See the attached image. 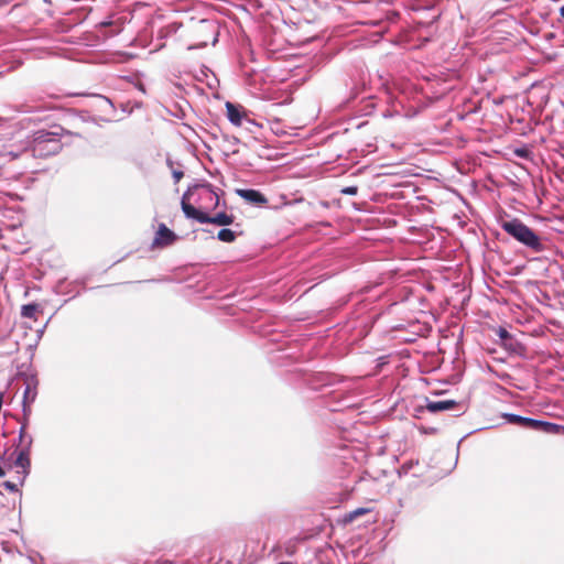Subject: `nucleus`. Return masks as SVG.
<instances>
[{
  "mask_svg": "<svg viewBox=\"0 0 564 564\" xmlns=\"http://www.w3.org/2000/svg\"><path fill=\"white\" fill-rule=\"evenodd\" d=\"M70 134L59 126L52 127V130H39L33 134L31 150L36 158H46L57 154L63 149L62 137Z\"/></svg>",
  "mask_w": 564,
  "mask_h": 564,
  "instance_id": "1",
  "label": "nucleus"
},
{
  "mask_svg": "<svg viewBox=\"0 0 564 564\" xmlns=\"http://www.w3.org/2000/svg\"><path fill=\"white\" fill-rule=\"evenodd\" d=\"M500 225L508 235L532 251L542 252L545 250L542 239L520 219L502 220Z\"/></svg>",
  "mask_w": 564,
  "mask_h": 564,
  "instance_id": "2",
  "label": "nucleus"
},
{
  "mask_svg": "<svg viewBox=\"0 0 564 564\" xmlns=\"http://www.w3.org/2000/svg\"><path fill=\"white\" fill-rule=\"evenodd\" d=\"M182 210L184 212L187 218L195 219L200 224H214L217 226H228L231 225L235 220L232 215H228L226 213H218L215 216H209L208 214L197 209L192 204L187 202V193H185L182 197Z\"/></svg>",
  "mask_w": 564,
  "mask_h": 564,
  "instance_id": "3",
  "label": "nucleus"
},
{
  "mask_svg": "<svg viewBox=\"0 0 564 564\" xmlns=\"http://www.w3.org/2000/svg\"><path fill=\"white\" fill-rule=\"evenodd\" d=\"M502 417L506 419L508 423L519 425L527 430L543 432L546 434H558L560 432H564V426L546 421L534 420L511 413H505Z\"/></svg>",
  "mask_w": 564,
  "mask_h": 564,
  "instance_id": "4",
  "label": "nucleus"
},
{
  "mask_svg": "<svg viewBox=\"0 0 564 564\" xmlns=\"http://www.w3.org/2000/svg\"><path fill=\"white\" fill-rule=\"evenodd\" d=\"M177 240L174 231L166 227L165 224H160L152 241V249H162L173 245Z\"/></svg>",
  "mask_w": 564,
  "mask_h": 564,
  "instance_id": "5",
  "label": "nucleus"
},
{
  "mask_svg": "<svg viewBox=\"0 0 564 564\" xmlns=\"http://www.w3.org/2000/svg\"><path fill=\"white\" fill-rule=\"evenodd\" d=\"M237 195H239L241 198H243L246 202L262 206L268 203V198L259 191L256 189H242L238 188L236 189Z\"/></svg>",
  "mask_w": 564,
  "mask_h": 564,
  "instance_id": "6",
  "label": "nucleus"
},
{
  "mask_svg": "<svg viewBox=\"0 0 564 564\" xmlns=\"http://www.w3.org/2000/svg\"><path fill=\"white\" fill-rule=\"evenodd\" d=\"M226 109L228 120L235 126H241L242 119L246 116L242 106L227 101Z\"/></svg>",
  "mask_w": 564,
  "mask_h": 564,
  "instance_id": "7",
  "label": "nucleus"
},
{
  "mask_svg": "<svg viewBox=\"0 0 564 564\" xmlns=\"http://www.w3.org/2000/svg\"><path fill=\"white\" fill-rule=\"evenodd\" d=\"M33 437L28 431V419H24L20 431H19V441L17 444V449H30L32 448Z\"/></svg>",
  "mask_w": 564,
  "mask_h": 564,
  "instance_id": "8",
  "label": "nucleus"
},
{
  "mask_svg": "<svg viewBox=\"0 0 564 564\" xmlns=\"http://www.w3.org/2000/svg\"><path fill=\"white\" fill-rule=\"evenodd\" d=\"M458 405L455 400L427 401L425 408L431 413L453 410Z\"/></svg>",
  "mask_w": 564,
  "mask_h": 564,
  "instance_id": "9",
  "label": "nucleus"
},
{
  "mask_svg": "<svg viewBox=\"0 0 564 564\" xmlns=\"http://www.w3.org/2000/svg\"><path fill=\"white\" fill-rule=\"evenodd\" d=\"M17 457L14 459V466L21 468L23 474H28L31 466V451L30 449H17Z\"/></svg>",
  "mask_w": 564,
  "mask_h": 564,
  "instance_id": "10",
  "label": "nucleus"
},
{
  "mask_svg": "<svg viewBox=\"0 0 564 564\" xmlns=\"http://www.w3.org/2000/svg\"><path fill=\"white\" fill-rule=\"evenodd\" d=\"M36 394V387L32 386L31 383H28L23 394L24 416H26L31 412V404L35 401Z\"/></svg>",
  "mask_w": 564,
  "mask_h": 564,
  "instance_id": "11",
  "label": "nucleus"
},
{
  "mask_svg": "<svg viewBox=\"0 0 564 564\" xmlns=\"http://www.w3.org/2000/svg\"><path fill=\"white\" fill-rule=\"evenodd\" d=\"M200 197L203 199H206V202H210L214 207L218 206L219 204V197L218 195L212 189L210 185H204L202 186Z\"/></svg>",
  "mask_w": 564,
  "mask_h": 564,
  "instance_id": "12",
  "label": "nucleus"
},
{
  "mask_svg": "<svg viewBox=\"0 0 564 564\" xmlns=\"http://www.w3.org/2000/svg\"><path fill=\"white\" fill-rule=\"evenodd\" d=\"M369 512H371L370 508H357L344 516L343 523L349 524V523L354 522L357 518L365 516Z\"/></svg>",
  "mask_w": 564,
  "mask_h": 564,
  "instance_id": "13",
  "label": "nucleus"
},
{
  "mask_svg": "<svg viewBox=\"0 0 564 564\" xmlns=\"http://www.w3.org/2000/svg\"><path fill=\"white\" fill-rule=\"evenodd\" d=\"M217 238L224 242H232L236 239V234L230 229L224 228L218 231Z\"/></svg>",
  "mask_w": 564,
  "mask_h": 564,
  "instance_id": "14",
  "label": "nucleus"
},
{
  "mask_svg": "<svg viewBox=\"0 0 564 564\" xmlns=\"http://www.w3.org/2000/svg\"><path fill=\"white\" fill-rule=\"evenodd\" d=\"M37 312V305L36 304H28L22 306L21 314L24 317L28 318H35V314Z\"/></svg>",
  "mask_w": 564,
  "mask_h": 564,
  "instance_id": "15",
  "label": "nucleus"
},
{
  "mask_svg": "<svg viewBox=\"0 0 564 564\" xmlns=\"http://www.w3.org/2000/svg\"><path fill=\"white\" fill-rule=\"evenodd\" d=\"M167 164H169V166H170V167H171V170H172V175H173L174 182H175V183H178V182L183 178V176H184L183 171H182V170L174 169V167H173V162H172L171 160H169V161H167Z\"/></svg>",
  "mask_w": 564,
  "mask_h": 564,
  "instance_id": "16",
  "label": "nucleus"
},
{
  "mask_svg": "<svg viewBox=\"0 0 564 564\" xmlns=\"http://www.w3.org/2000/svg\"><path fill=\"white\" fill-rule=\"evenodd\" d=\"M497 335L499 336L500 339H502L503 341H507L509 339H511V335L509 334V332L503 328V327H499L498 330H497Z\"/></svg>",
  "mask_w": 564,
  "mask_h": 564,
  "instance_id": "17",
  "label": "nucleus"
},
{
  "mask_svg": "<svg viewBox=\"0 0 564 564\" xmlns=\"http://www.w3.org/2000/svg\"><path fill=\"white\" fill-rule=\"evenodd\" d=\"M340 193L344 195H356L358 193L357 186H346L340 189Z\"/></svg>",
  "mask_w": 564,
  "mask_h": 564,
  "instance_id": "18",
  "label": "nucleus"
},
{
  "mask_svg": "<svg viewBox=\"0 0 564 564\" xmlns=\"http://www.w3.org/2000/svg\"><path fill=\"white\" fill-rule=\"evenodd\" d=\"M4 486H6L7 488H9L10 490H15V485H14V484H11V482L7 481V482L4 484Z\"/></svg>",
  "mask_w": 564,
  "mask_h": 564,
  "instance_id": "19",
  "label": "nucleus"
},
{
  "mask_svg": "<svg viewBox=\"0 0 564 564\" xmlns=\"http://www.w3.org/2000/svg\"><path fill=\"white\" fill-rule=\"evenodd\" d=\"M560 15L562 19H564V6L560 8Z\"/></svg>",
  "mask_w": 564,
  "mask_h": 564,
  "instance_id": "20",
  "label": "nucleus"
},
{
  "mask_svg": "<svg viewBox=\"0 0 564 564\" xmlns=\"http://www.w3.org/2000/svg\"><path fill=\"white\" fill-rule=\"evenodd\" d=\"M6 476V470L0 466V478Z\"/></svg>",
  "mask_w": 564,
  "mask_h": 564,
  "instance_id": "21",
  "label": "nucleus"
},
{
  "mask_svg": "<svg viewBox=\"0 0 564 564\" xmlns=\"http://www.w3.org/2000/svg\"><path fill=\"white\" fill-rule=\"evenodd\" d=\"M4 455H6V452H1V451H0V458H3V457H4Z\"/></svg>",
  "mask_w": 564,
  "mask_h": 564,
  "instance_id": "22",
  "label": "nucleus"
}]
</instances>
